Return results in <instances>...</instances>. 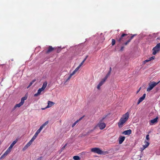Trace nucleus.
Returning a JSON list of instances; mask_svg holds the SVG:
<instances>
[{"label": "nucleus", "instance_id": "ddd939ff", "mask_svg": "<svg viewBox=\"0 0 160 160\" xmlns=\"http://www.w3.org/2000/svg\"><path fill=\"white\" fill-rule=\"evenodd\" d=\"M48 123V121H47L46 122L44 123H43L41 126H40L39 128L38 129L39 131H41L43 128Z\"/></svg>", "mask_w": 160, "mask_h": 160}, {"label": "nucleus", "instance_id": "20e7f679", "mask_svg": "<svg viewBox=\"0 0 160 160\" xmlns=\"http://www.w3.org/2000/svg\"><path fill=\"white\" fill-rule=\"evenodd\" d=\"M91 151L92 152L97 153L99 154H103V151L101 150L99 148H92L91 149Z\"/></svg>", "mask_w": 160, "mask_h": 160}, {"label": "nucleus", "instance_id": "4be33fe9", "mask_svg": "<svg viewBox=\"0 0 160 160\" xmlns=\"http://www.w3.org/2000/svg\"><path fill=\"white\" fill-rule=\"evenodd\" d=\"M73 75H74V74L73 73H72L70 74V75H69V76L68 77L67 79L66 80L65 82H68L71 78L72 76H73Z\"/></svg>", "mask_w": 160, "mask_h": 160}, {"label": "nucleus", "instance_id": "9d476101", "mask_svg": "<svg viewBox=\"0 0 160 160\" xmlns=\"http://www.w3.org/2000/svg\"><path fill=\"white\" fill-rule=\"evenodd\" d=\"M105 81H106L104 79H103L100 81V82H99V84L97 86V88L98 89H100V87L101 86H102L103 84L104 83V82H105Z\"/></svg>", "mask_w": 160, "mask_h": 160}, {"label": "nucleus", "instance_id": "79ce46f5", "mask_svg": "<svg viewBox=\"0 0 160 160\" xmlns=\"http://www.w3.org/2000/svg\"><path fill=\"white\" fill-rule=\"evenodd\" d=\"M124 46H122L121 47V49H120V51H123V50H124Z\"/></svg>", "mask_w": 160, "mask_h": 160}, {"label": "nucleus", "instance_id": "412c9836", "mask_svg": "<svg viewBox=\"0 0 160 160\" xmlns=\"http://www.w3.org/2000/svg\"><path fill=\"white\" fill-rule=\"evenodd\" d=\"M158 118L157 117L154 119L151 120V122L152 123H154L157 122Z\"/></svg>", "mask_w": 160, "mask_h": 160}, {"label": "nucleus", "instance_id": "a211bd4d", "mask_svg": "<svg viewBox=\"0 0 160 160\" xmlns=\"http://www.w3.org/2000/svg\"><path fill=\"white\" fill-rule=\"evenodd\" d=\"M17 140H15L13 141V142L10 145V146L8 148V149H11L13 147V146L17 143Z\"/></svg>", "mask_w": 160, "mask_h": 160}, {"label": "nucleus", "instance_id": "c756f323", "mask_svg": "<svg viewBox=\"0 0 160 160\" xmlns=\"http://www.w3.org/2000/svg\"><path fill=\"white\" fill-rule=\"evenodd\" d=\"M136 35V34H134V35H132V36H131V37L129 39V40H130V41H131V40L133 38L134 36H135Z\"/></svg>", "mask_w": 160, "mask_h": 160}, {"label": "nucleus", "instance_id": "a19ab883", "mask_svg": "<svg viewBox=\"0 0 160 160\" xmlns=\"http://www.w3.org/2000/svg\"><path fill=\"white\" fill-rule=\"evenodd\" d=\"M32 83H31V82H30L28 85V86L27 87V88H28L29 87H30L32 85Z\"/></svg>", "mask_w": 160, "mask_h": 160}, {"label": "nucleus", "instance_id": "c9c22d12", "mask_svg": "<svg viewBox=\"0 0 160 160\" xmlns=\"http://www.w3.org/2000/svg\"><path fill=\"white\" fill-rule=\"evenodd\" d=\"M111 71H112V68L111 67H110V68H109V72H108V73L110 74Z\"/></svg>", "mask_w": 160, "mask_h": 160}, {"label": "nucleus", "instance_id": "864d4df0", "mask_svg": "<svg viewBox=\"0 0 160 160\" xmlns=\"http://www.w3.org/2000/svg\"><path fill=\"white\" fill-rule=\"evenodd\" d=\"M141 89V88L139 89V90L137 91V93H138L140 91Z\"/></svg>", "mask_w": 160, "mask_h": 160}, {"label": "nucleus", "instance_id": "09e8293b", "mask_svg": "<svg viewBox=\"0 0 160 160\" xmlns=\"http://www.w3.org/2000/svg\"><path fill=\"white\" fill-rule=\"evenodd\" d=\"M88 55L86 56L85 58H84V59L83 60H84V61H85L86 60L87 58H88Z\"/></svg>", "mask_w": 160, "mask_h": 160}, {"label": "nucleus", "instance_id": "603ef678", "mask_svg": "<svg viewBox=\"0 0 160 160\" xmlns=\"http://www.w3.org/2000/svg\"><path fill=\"white\" fill-rule=\"evenodd\" d=\"M83 64L81 62L80 63V64L78 66L80 68L83 65Z\"/></svg>", "mask_w": 160, "mask_h": 160}, {"label": "nucleus", "instance_id": "393cba45", "mask_svg": "<svg viewBox=\"0 0 160 160\" xmlns=\"http://www.w3.org/2000/svg\"><path fill=\"white\" fill-rule=\"evenodd\" d=\"M73 159L74 160H79L80 158L78 156H75L73 157Z\"/></svg>", "mask_w": 160, "mask_h": 160}, {"label": "nucleus", "instance_id": "473e14b6", "mask_svg": "<svg viewBox=\"0 0 160 160\" xmlns=\"http://www.w3.org/2000/svg\"><path fill=\"white\" fill-rule=\"evenodd\" d=\"M67 144H65L64 145V146L62 148V149H61L62 150H63L67 146Z\"/></svg>", "mask_w": 160, "mask_h": 160}, {"label": "nucleus", "instance_id": "f704fd0d", "mask_svg": "<svg viewBox=\"0 0 160 160\" xmlns=\"http://www.w3.org/2000/svg\"><path fill=\"white\" fill-rule=\"evenodd\" d=\"M77 122H78V121H77L76 122H75L72 125V127H74V126L77 123Z\"/></svg>", "mask_w": 160, "mask_h": 160}, {"label": "nucleus", "instance_id": "a878e982", "mask_svg": "<svg viewBox=\"0 0 160 160\" xmlns=\"http://www.w3.org/2000/svg\"><path fill=\"white\" fill-rule=\"evenodd\" d=\"M80 67L78 66L75 69V70L72 72L74 74L76 73V72L79 69Z\"/></svg>", "mask_w": 160, "mask_h": 160}, {"label": "nucleus", "instance_id": "7c9ffc66", "mask_svg": "<svg viewBox=\"0 0 160 160\" xmlns=\"http://www.w3.org/2000/svg\"><path fill=\"white\" fill-rule=\"evenodd\" d=\"M130 40H128L126 42L124 43V44L126 45H127L130 42Z\"/></svg>", "mask_w": 160, "mask_h": 160}, {"label": "nucleus", "instance_id": "6e6d98bb", "mask_svg": "<svg viewBox=\"0 0 160 160\" xmlns=\"http://www.w3.org/2000/svg\"><path fill=\"white\" fill-rule=\"evenodd\" d=\"M159 39V38H157V39Z\"/></svg>", "mask_w": 160, "mask_h": 160}, {"label": "nucleus", "instance_id": "37998d69", "mask_svg": "<svg viewBox=\"0 0 160 160\" xmlns=\"http://www.w3.org/2000/svg\"><path fill=\"white\" fill-rule=\"evenodd\" d=\"M38 134L36 132L35 134L34 135V136L36 138Z\"/></svg>", "mask_w": 160, "mask_h": 160}, {"label": "nucleus", "instance_id": "a18cd8bd", "mask_svg": "<svg viewBox=\"0 0 160 160\" xmlns=\"http://www.w3.org/2000/svg\"><path fill=\"white\" fill-rule=\"evenodd\" d=\"M39 95V93H38V92H37V93L35 94L34 95V96L35 97H37V96H38V95Z\"/></svg>", "mask_w": 160, "mask_h": 160}, {"label": "nucleus", "instance_id": "6ab92c4d", "mask_svg": "<svg viewBox=\"0 0 160 160\" xmlns=\"http://www.w3.org/2000/svg\"><path fill=\"white\" fill-rule=\"evenodd\" d=\"M145 145H143V150L148 147L149 144V143L148 142L145 141Z\"/></svg>", "mask_w": 160, "mask_h": 160}, {"label": "nucleus", "instance_id": "58836bf2", "mask_svg": "<svg viewBox=\"0 0 160 160\" xmlns=\"http://www.w3.org/2000/svg\"><path fill=\"white\" fill-rule=\"evenodd\" d=\"M84 117V116H82V117H81L77 121H78V122L80 120H81L82 119V118Z\"/></svg>", "mask_w": 160, "mask_h": 160}, {"label": "nucleus", "instance_id": "7ed1b4c3", "mask_svg": "<svg viewBox=\"0 0 160 160\" xmlns=\"http://www.w3.org/2000/svg\"><path fill=\"white\" fill-rule=\"evenodd\" d=\"M160 50V43H158L152 49V54L155 55Z\"/></svg>", "mask_w": 160, "mask_h": 160}, {"label": "nucleus", "instance_id": "5701e85b", "mask_svg": "<svg viewBox=\"0 0 160 160\" xmlns=\"http://www.w3.org/2000/svg\"><path fill=\"white\" fill-rule=\"evenodd\" d=\"M73 75H74V74L73 73H72L70 74V75H69V76L68 77L67 79L66 80L65 82H68L71 78L72 76H73Z\"/></svg>", "mask_w": 160, "mask_h": 160}, {"label": "nucleus", "instance_id": "39448f33", "mask_svg": "<svg viewBox=\"0 0 160 160\" xmlns=\"http://www.w3.org/2000/svg\"><path fill=\"white\" fill-rule=\"evenodd\" d=\"M104 119L103 118L102 120L100 121L98 124V126L99 127V128L101 130L104 129L106 127V124L104 122H102V121Z\"/></svg>", "mask_w": 160, "mask_h": 160}, {"label": "nucleus", "instance_id": "f3484780", "mask_svg": "<svg viewBox=\"0 0 160 160\" xmlns=\"http://www.w3.org/2000/svg\"><path fill=\"white\" fill-rule=\"evenodd\" d=\"M10 149H8L1 156V158H3V157L6 156L10 152Z\"/></svg>", "mask_w": 160, "mask_h": 160}, {"label": "nucleus", "instance_id": "aec40b11", "mask_svg": "<svg viewBox=\"0 0 160 160\" xmlns=\"http://www.w3.org/2000/svg\"><path fill=\"white\" fill-rule=\"evenodd\" d=\"M47 85V82H44L42 86V90H44L46 88Z\"/></svg>", "mask_w": 160, "mask_h": 160}, {"label": "nucleus", "instance_id": "423d86ee", "mask_svg": "<svg viewBox=\"0 0 160 160\" xmlns=\"http://www.w3.org/2000/svg\"><path fill=\"white\" fill-rule=\"evenodd\" d=\"M127 35L128 34H122L120 37L118 36L117 38V41H118L119 43H121L122 42H123L124 41L123 37L125 36H127Z\"/></svg>", "mask_w": 160, "mask_h": 160}, {"label": "nucleus", "instance_id": "dca6fc26", "mask_svg": "<svg viewBox=\"0 0 160 160\" xmlns=\"http://www.w3.org/2000/svg\"><path fill=\"white\" fill-rule=\"evenodd\" d=\"M22 105V103H21L20 102L18 104H16L14 106V107H13V108L12 109V111H14L17 107H18V108L20 107Z\"/></svg>", "mask_w": 160, "mask_h": 160}, {"label": "nucleus", "instance_id": "8fccbe9b", "mask_svg": "<svg viewBox=\"0 0 160 160\" xmlns=\"http://www.w3.org/2000/svg\"><path fill=\"white\" fill-rule=\"evenodd\" d=\"M28 147H26V145L24 147V148H23V150H25V149L27 148Z\"/></svg>", "mask_w": 160, "mask_h": 160}, {"label": "nucleus", "instance_id": "b1692460", "mask_svg": "<svg viewBox=\"0 0 160 160\" xmlns=\"http://www.w3.org/2000/svg\"><path fill=\"white\" fill-rule=\"evenodd\" d=\"M32 141L30 140L26 145V147H29L32 143Z\"/></svg>", "mask_w": 160, "mask_h": 160}, {"label": "nucleus", "instance_id": "cd10ccee", "mask_svg": "<svg viewBox=\"0 0 160 160\" xmlns=\"http://www.w3.org/2000/svg\"><path fill=\"white\" fill-rule=\"evenodd\" d=\"M43 90H42V89L41 88L39 89L38 91V93H39V94H40L41 92Z\"/></svg>", "mask_w": 160, "mask_h": 160}, {"label": "nucleus", "instance_id": "9b49d317", "mask_svg": "<svg viewBox=\"0 0 160 160\" xmlns=\"http://www.w3.org/2000/svg\"><path fill=\"white\" fill-rule=\"evenodd\" d=\"M131 129H129L123 132L122 133L126 135H129L131 134Z\"/></svg>", "mask_w": 160, "mask_h": 160}, {"label": "nucleus", "instance_id": "5fc2aeb1", "mask_svg": "<svg viewBox=\"0 0 160 160\" xmlns=\"http://www.w3.org/2000/svg\"><path fill=\"white\" fill-rule=\"evenodd\" d=\"M84 62V60H83V61L82 62V63L83 64Z\"/></svg>", "mask_w": 160, "mask_h": 160}, {"label": "nucleus", "instance_id": "3c124183", "mask_svg": "<svg viewBox=\"0 0 160 160\" xmlns=\"http://www.w3.org/2000/svg\"><path fill=\"white\" fill-rule=\"evenodd\" d=\"M149 61H150L149 60V59L148 60H147L144 61V63H145L146 62H147Z\"/></svg>", "mask_w": 160, "mask_h": 160}, {"label": "nucleus", "instance_id": "f257e3e1", "mask_svg": "<svg viewBox=\"0 0 160 160\" xmlns=\"http://www.w3.org/2000/svg\"><path fill=\"white\" fill-rule=\"evenodd\" d=\"M129 115V113L128 112L122 116L118 123V126L119 128H122L123 127V124L128 119Z\"/></svg>", "mask_w": 160, "mask_h": 160}, {"label": "nucleus", "instance_id": "2f4dec72", "mask_svg": "<svg viewBox=\"0 0 160 160\" xmlns=\"http://www.w3.org/2000/svg\"><path fill=\"white\" fill-rule=\"evenodd\" d=\"M155 59V57L154 56H152L149 58V60L151 61L152 60L154 59Z\"/></svg>", "mask_w": 160, "mask_h": 160}, {"label": "nucleus", "instance_id": "de8ad7c7", "mask_svg": "<svg viewBox=\"0 0 160 160\" xmlns=\"http://www.w3.org/2000/svg\"><path fill=\"white\" fill-rule=\"evenodd\" d=\"M40 131H39L38 130L36 132V133H38V134L39 133H40Z\"/></svg>", "mask_w": 160, "mask_h": 160}, {"label": "nucleus", "instance_id": "f8f14e48", "mask_svg": "<svg viewBox=\"0 0 160 160\" xmlns=\"http://www.w3.org/2000/svg\"><path fill=\"white\" fill-rule=\"evenodd\" d=\"M125 137L124 136H121L119 137V144H122L123 141L124 140Z\"/></svg>", "mask_w": 160, "mask_h": 160}, {"label": "nucleus", "instance_id": "ea45409f", "mask_svg": "<svg viewBox=\"0 0 160 160\" xmlns=\"http://www.w3.org/2000/svg\"><path fill=\"white\" fill-rule=\"evenodd\" d=\"M84 117V116H82V117H81L77 121H78V122L80 120H81L82 119V118Z\"/></svg>", "mask_w": 160, "mask_h": 160}, {"label": "nucleus", "instance_id": "e433bc0d", "mask_svg": "<svg viewBox=\"0 0 160 160\" xmlns=\"http://www.w3.org/2000/svg\"><path fill=\"white\" fill-rule=\"evenodd\" d=\"M146 138L148 140L149 139V135L148 134L146 135Z\"/></svg>", "mask_w": 160, "mask_h": 160}, {"label": "nucleus", "instance_id": "1a4fd4ad", "mask_svg": "<svg viewBox=\"0 0 160 160\" xmlns=\"http://www.w3.org/2000/svg\"><path fill=\"white\" fill-rule=\"evenodd\" d=\"M146 94H144L143 95V96L139 99L137 103L138 105L146 97Z\"/></svg>", "mask_w": 160, "mask_h": 160}, {"label": "nucleus", "instance_id": "bb28decb", "mask_svg": "<svg viewBox=\"0 0 160 160\" xmlns=\"http://www.w3.org/2000/svg\"><path fill=\"white\" fill-rule=\"evenodd\" d=\"M115 40L114 39H112V45H114L115 43Z\"/></svg>", "mask_w": 160, "mask_h": 160}, {"label": "nucleus", "instance_id": "6e6552de", "mask_svg": "<svg viewBox=\"0 0 160 160\" xmlns=\"http://www.w3.org/2000/svg\"><path fill=\"white\" fill-rule=\"evenodd\" d=\"M55 49H56V48H53L52 46H49L48 50L46 52V53L47 54L53 51Z\"/></svg>", "mask_w": 160, "mask_h": 160}, {"label": "nucleus", "instance_id": "0eeeda50", "mask_svg": "<svg viewBox=\"0 0 160 160\" xmlns=\"http://www.w3.org/2000/svg\"><path fill=\"white\" fill-rule=\"evenodd\" d=\"M54 104V102L51 101H48V102L47 106L45 108H42V109L44 110V109H45L46 108H50L52 106H53Z\"/></svg>", "mask_w": 160, "mask_h": 160}, {"label": "nucleus", "instance_id": "2eb2a0df", "mask_svg": "<svg viewBox=\"0 0 160 160\" xmlns=\"http://www.w3.org/2000/svg\"><path fill=\"white\" fill-rule=\"evenodd\" d=\"M48 123V121H47L46 122L44 123H43L41 126H40L39 128L38 129L39 131H41L43 128Z\"/></svg>", "mask_w": 160, "mask_h": 160}, {"label": "nucleus", "instance_id": "f03ea898", "mask_svg": "<svg viewBox=\"0 0 160 160\" xmlns=\"http://www.w3.org/2000/svg\"><path fill=\"white\" fill-rule=\"evenodd\" d=\"M160 82V81L157 82H156L154 81L152 82L149 84V87L147 88V91L149 92L152 90L153 88L158 84Z\"/></svg>", "mask_w": 160, "mask_h": 160}, {"label": "nucleus", "instance_id": "4c0bfd02", "mask_svg": "<svg viewBox=\"0 0 160 160\" xmlns=\"http://www.w3.org/2000/svg\"><path fill=\"white\" fill-rule=\"evenodd\" d=\"M36 138V137H35L33 136L31 140L33 142Z\"/></svg>", "mask_w": 160, "mask_h": 160}, {"label": "nucleus", "instance_id": "4468645a", "mask_svg": "<svg viewBox=\"0 0 160 160\" xmlns=\"http://www.w3.org/2000/svg\"><path fill=\"white\" fill-rule=\"evenodd\" d=\"M48 123V121H47L46 122L44 123H43L41 126H40L39 128L38 129L39 131H41L43 128Z\"/></svg>", "mask_w": 160, "mask_h": 160}, {"label": "nucleus", "instance_id": "c85d7f7f", "mask_svg": "<svg viewBox=\"0 0 160 160\" xmlns=\"http://www.w3.org/2000/svg\"><path fill=\"white\" fill-rule=\"evenodd\" d=\"M110 74L107 73L106 76H105V77H104V78L103 79L106 81V80L107 79V78L110 76Z\"/></svg>", "mask_w": 160, "mask_h": 160}, {"label": "nucleus", "instance_id": "72a5a7b5", "mask_svg": "<svg viewBox=\"0 0 160 160\" xmlns=\"http://www.w3.org/2000/svg\"><path fill=\"white\" fill-rule=\"evenodd\" d=\"M20 102L23 105L24 102V100H23L21 98V101Z\"/></svg>", "mask_w": 160, "mask_h": 160}, {"label": "nucleus", "instance_id": "49530a36", "mask_svg": "<svg viewBox=\"0 0 160 160\" xmlns=\"http://www.w3.org/2000/svg\"><path fill=\"white\" fill-rule=\"evenodd\" d=\"M36 81V79H33L32 81V82H31V83H32L33 84V82H34Z\"/></svg>", "mask_w": 160, "mask_h": 160}, {"label": "nucleus", "instance_id": "c03bdc74", "mask_svg": "<svg viewBox=\"0 0 160 160\" xmlns=\"http://www.w3.org/2000/svg\"><path fill=\"white\" fill-rule=\"evenodd\" d=\"M22 99L23 100H24L25 101V100L27 99V97H22Z\"/></svg>", "mask_w": 160, "mask_h": 160}]
</instances>
